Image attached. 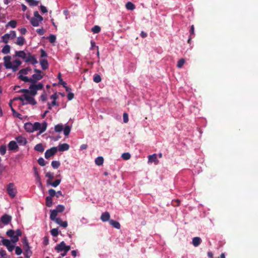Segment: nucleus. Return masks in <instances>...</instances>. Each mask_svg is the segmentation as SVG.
I'll list each match as a JSON object with an SVG mask.
<instances>
[{"label": "nucleus", "mask_w": 258, "mask_h": 258, "mask_svg": "<svg viewBox=\"0 0 258 258\" xmlns=\"http://www.w3.org/2000/svg\"><path fill=\"white\" fill-rule=\"evenodd\" d=\"M34 72L36 74L32 75V78H29L26 76H20V80L25 82H30L31 84H35L38 81L41 80L43 78V72L38 69H34Z\"/></svg>", "instance_id": "nucleus-1"}, {"label": "nucleus", "mask_w": 258, "mask_h": 258, "mask_svg": "<svg viewBox=\"0 0 258 258\" xmlns=\"http://www.w3.org/2000/svg\"><path fill=\"white\" fill-rule=\"evenodd\" d=\"M43 88V85L39 83L37 84H32L29 87V90L26 89H20L17 91L18 93H29L31 96H34L37 93L38 90H42Z\"/></svg>", "instance_id": "nucleus-2"}, {"label": "nucleus", "mask_w": 258, "mask_h": 258, "mask_svg": "<svg viewBox=\"0 0 258 258\" xmlns=\"http://www.w3.org/2000/svg\"><path fill=\"white\" fill-rule=\"evenodd\" d=\"M7 234L11 238L12 242L15 243L19 240V237L21 235V232L19 229L16 231L9 230L7 232Z\"/></svg>", "instance_id": "nucleus-3"}, {"label": "nucleus", "mask_w": 258, "mask_h": 258, "mask_svg": "<svg viewBox=\"0 0 258 258\" xmlns=\"http://www.w3.org/2000/svg\"><path fill=\"white\" fill-rule=\"evenodd\" d=\"M47 126V124L46 122H43L42 124L36 122L33 124V131L39 130V133L42 134L45 131Z\"/></svg>", "instance_id": "nucleus-4"}, {"label": "nucleus", "mask_w": 258, "mask_h": 258, "mask_svg": "<svg viewBox=\"0 0 258 258\" xmlns=\"http://www.w3.org/2000/svg\"><path fill=\"white\" fill-rule=\"evenodd\" d=\"M55 249L58 252L63 251L68 252L71 249V246L70 245H66L64 241H61L55 246Z\"/></svg>", "instance_id": "nucleus-5"}, {"label": "nucleus", "mask_w": 258, "mask_h": 258, "mask_svg": "<svg viewBox=\"0 0 258 258\" xmlns=\"http://www.w3.org/2000/svg\"><path fill=\"white\" fill-rule=\"evenodd\" d=\"M16 37L15 31H11L10 33H6L2 37V40L5 43H7L10 39H13Z\"/></svg>", "instance_id": "nucleus-6"}, {"label": "nucleus", "mask_w": 258, "mask_h": 258, "mask_svg": "<svg viewBox=\"0 0 258 258\" xmlns=\"http://www.w3.org/2000/svg\"><path fill=\"white\" fill-rule=\"evenodd\" d=\"M1 242L2 244L6 246L10 252H12L14 250L15 245L14 244V243H13L12 241L2 238Z\"/></svg>", "instance_id": "nucleus-7"}, {"label": "nucleus", "mask_w": 258, "mask_h": 258, "mask_svg": "<svg viewBox=\"0 0 258 258\" xmlns=\"http://www.w3.org/2000/svg\"><path fill=\"white\" fill-rule=\"evenodd\" d=\"M7 190L8 194L12 198H14L16 196L17 190L14 183H9L7 185Z\"/></svg>", "instance_id": "nucleus-8"}, {"label": "nucleus", "mask_w": 258, "mask_h": 258, "mask_svg": "<svg viewBox=\"0 0 258 258\" xmlns=\"http://www.w3.org/2000/svg\"><path fill=\"white\" fill-rule=\"evenodd\" d=\"M57 151V148L53 147L46 151L45 153V158L49 159L50 157L54 155Z\"/></svg>", "instance_id": "nucleus-9"}, {"label": "nucleus", "mask_w": 258, "mask_h": 258, "mask_svg": "<svg viewBox=\"0 0 258 258\" xmlns=\"http://www.w3.org/2000/svg\"><path fill=\"white\" fill-rule=\"evenodd\" d=\"M29 95H30L29 93H24L23 96L25 98V100L27 101V103L30 104L31 105H34L37 104V102L35 99L33 98L34 96H30Z\"/></svg>", "instance_id": "nucleus-10"}, {"label": "nucleus", "mask_w": 258, "mask_h": 258, "mask_svg": "<svg viewBox=\"0 0 258 258\" xmlns=\"http://www.w3.org/2000/svg\"><path fill=\"white\" fill-rule=\"evenodd\" d=\"M12 220V217L8 214H4L0 219V223L8 225Z\"/></svg>", "instance_id": "nucleus-11"}, {"label": "nucleus", "mask_w": 258, "mask_h": 258, "mask_svg": "<svg viewBox=\"0 0 258 258\" xmlns=\"http://www.w3.org/2000/svg\"><path fill=\"white\" fill-rule=\"evenodd\" d=\"M25 61L26 62H31L32 64H35L38 63V61L35 58V56L31 55L30 53H28L27 54Z\"/></svg>", "instance_id": "nucleus-12"}, {"label": "nucleus", "mask_w": 258, "mask_h": 258, "mask_svg": "<svg viewBox=\"0 0 258 258\" xmlns=\"http://www.w3.org/2000/svg\"><path fill=\"white\" fill-rule=\"evenodd\" d=\"M11 57L10 56H6L4 58V66L7 69H10L12 68V62L11 61Z\"/></svg>", "instance_id": "nucleus-13"}, {"label": "nucleus", "mask_w": 258, "mask_h": 258, "mask_svg": "<svg viewBox=\"0 0 258 258\" xmlns=\"http://www.w3.org/2000/svg\"><path fill=\"white\" fill-rule=\"evenodd\" d=\"M22 243H23V244L24 249L25 251H26V252L28 253V252L29 251L30 252V255H31L32 254V252L30 250V246L29 245V243H28V240L26 238V237H25V238H24L23 239Z\"/></svg>", "instance_id": "nucleus-14"}, {"label": "nucleus", "mask_w": 258, "mask_h": 258, "mask_svg": "<svg viewBox=\"0 0 258 258\" xmlns=\"http://www.w3.org/2000/svg\"><path fill=\"white\" fill-rule=\"evenodd\" d=\"M31 68L29 67H28L26 68H24V69H21V70L19 71V73H18V78L20 79V76H24L23 75H27L28 74L29 72H31Z\"/></svg>", "instance_id": "nucleus-15"}, {"label": "nucleus", "mask_w": 258, "mask_h": 258, "mask_svg": "<svg viewBox=\"0 0 258 258\" xmlns=\"http://www.w3.org/2000/svg\"><path fill=\"white\" fill-rule=\"evenodd\" d=\"M16 140L20 145H25L27 143L26 139L22 136L17 137Z\"/></svg>", "instance_id": "nucleus-16"}, {"label": "nucleus", "mask_w": 258, "mask_h": 258, "mask_svg": "<svg viewBox=\"0 0 258 258\" xmlns=\"http://www.w3.org/2000/svg\"><path fill=\"white\" fill-rule=\"evenodd\" d=\"M148 162H154L156 165H157L159 161L157 158V155L156 154H153L152 155H149L148 156Z\"/></svg>", "instance_id": "nucleus-17"}, {"label": "nucleus", "mask_w": 258, "mask_h": 258, "mask_svg": "<svg viewBox=\"0 0 258 258\" xmlns=\"http://www.w3.org/2000/svg\"><path fill=\"white\" fill-rule=\"evenodd\" d=\"M70 146L69 144L67 143H63L62 144H59L58 145V151L59 152H63L65 151H67L69 149Z\"/></svg>", "instance_id": "nucleus-18"}, {"label": "nucleus", "mask_w": 258, "mask_h": 258, "mask_svg": "<svg viewBox=\"0 0 258 258\" xmlns=\"http://www.w3.org/2000/svg\"><path fill=\"white\" fill-rule=\"evenodd\" d=\"M24 128H25V130L27 132L32 133V132H34L33 131V124H32L30 122L26 123L24 124Z\"/></svg>", "instance_id": "nucleus-19"}, {"label": "nucleus", "mask_w": 258, "mask_h": 258, "mask_svg": "<svg viewBox=\"0 0 258 258\" xmlns=\"http://www.w3.org/2000/svg\"><path fill=\"white\" fill-rule=\"evenodd\" d=\"M40 64L43 70H46L48 68V61L45 59H42L40 60Z\"/></svg>", "instance_id": "nucleus-20"}, {"label": "nucleus", "mask_w": 258, "mask_h": 258, "mask_svg": "<svg viewBox=\"0 0 258 258\" xmlns=\"http://www.w3.org/2000/svg\"><path fill=\"white\" fill-rule=\"evenodd\" d=\"M202 240L199 237H195L192 238V244L195 247L198 246L201 243Z\"/></svg>", "instance_id": "nucleus-21"}, {"label": "nucleus", "mask_w": 258, "mask_h": 258, "mask_svg": "<svg viewBox=\"0 0 258 258\" xmlns=\"http://www.w3.org/2000/svg\"><path fill=\"white\" fill-rule=\"evenodd\" d=\"M10 150H15L18 148V145L15 141H11L8 145Z\"/></svg>", "instance_id": "nucleus-22"}, {"label": "nucleus", "mask_w": 258, "mask_h": 258, "mask_svg": "<svg viewBox=\"0 0 258 258\" xmlns=\"http://www.w3.org/2000/svg\"><path fill=\"white\" fill-rule=\"evenodd\" d=\"M27 55V54L24 51H17L15 52V55L16 56L21 57L24 60L26 58Z\"/></svg>", "instance_id": "nucleus-23"}, {"label": "nucleus", "mask_w": 258, "mask_h": 258, "mask_svg": "<svg viewBox=\"0 0 258 258\" xmlns=\"http://www.w3.org/2000/svg\"><path fill=\"white\" fill-rule=\"evenodd\" d=\"M110 214L108 212H105L102 214L101 220L103 222H106L109 220Z\"/></svg>", "instance_id": "nucleus-24"}, {"label": "nucleus", "mask_w": 258, "mask_h": 258, "mask_svg": "<svg viewBox=\"0 0 258 258\" xmlns=\"http://www.w3.org/2000/svg\"><path fill=\"white\" fill-rule=\"evenodd\" d=\"M41 21H39L38 18H35L32 17L30 20V23L33 26L37 27L39 25V22Z\"/></svg>", "instance_id": "nucleus-25"}, {"label": "nucleus", "mask_w": 258, "mask_h": 258, "mask_svg": "<svg viewBox=\"0 0 258 258\" xmlns=\"http://www.w3.org/2000/svg\"><path fill=\"white\" fill-rule=\"evenodd\" d=\"M60 182H61V180L59 179H58L55 180L53 182H51L50 181H47V184H50L51 186H52L53 187H55L57 186L60 184Z\"/></svg>", "instance_id": "nucleus-26"}, {"label": "nucleus", "mask_w": 258, "mask_h": 258, "mask_svg": "<svg viewBox=\"0 0 258 258\" xmlns=\"http://www.w3.org/2000/svg\"><path fill=\"white\" fill-rule=\"evenodd\" d=\"M25 42V39L24 37L20 36L18 37L16 43L19 46H22L24 44Z\"/></svg>", "instance_id": "nucleus-27"}, {"label": "nucleus", "mask_w": 258, "mask_h": 258, "mask_svg": "<svg viewBox=\"0 0 258 258\" xmlns=\"http://www.w3.org/2000/svg\"><path fill=\"white\" fill-rule=\"evenodd\" d=\"M34 150L42 153L44 151V148L42 144H38L35 146Z\"/></svg>", "instance_id": "nucleus-28"}, {"label": "nucleus", "mask_w": 258, "mask_h": 258, "mask_svg": "<svg viewBox=\"0 0 258 258\" xmlns=\"http://www.w3.org/2000/svg\"><path fill=\"white\" fill-rule=\"evenodd\" d=\"M45 201V205L47 207H51L52 206V198L51 197H46Z\"/></svg>", "instance_id": "nucleus-29"}, {"label": "nucleus", "mask_w": 258, "mask_h": 258, "mask_svg": "<svg viewBox=\"0 0 258 258\" xmlns=\"http://www.w3.org/2000/svg\"><path fill=\"white\" fill-rule=\"evenodd\" d=\"M194 31H195V28H194V26L192 25L191 26L190 30L189 31L190 35H189V37L187 40V42L188 43H190V41L191 39L194 37V36L195 35Z\"/></svg>", "instance_id": "nucleus-30"}, {"label": "nucleus", "mask_w": 258, "mask_h": 258, "mask_svg": "<svg viewBox=\"0 0 258 258\" xmlns=\"http://www.w3.org/2000/svg\"><path fill=\"white\" fill-rule=\"evenodd\" d=\"M54 221L57 224L59 225V226H67L68 223L67 221H62L61 219L59 218H57Z\"/></svg>", "instance_id": "nucleus-31"}, {"label": "nucleus", "mask_w": 258, "mask_h": 258, "mask_svg": "<svg viewBox=\"0 0 258 258\" xmlns=\"http://www.w3.org/2000/svg\"><path fill=\"white\" fill-rule=\"evenodd\" d=\"M103 162L104 159L101 156L98 157L95 160V164L98 166L102 165L103 163Z\"/></svg>", "instance_id": "nucleus-32"}, {"label": "nucleus", "mask_w": 258, "mask_h": 258, "mask_svg": "<svg viewBox=\"0 0 258 258\" xmlns=\"http://www.w3.org/2000/svg\"><path fill=\"white\" fill-rule=\"evenodd\" d=\"M126 8L128 10H134L135 9V6L131 2H127L125 5Z\"/></svg>", "instance_id": "nucleus-33"}, {"label": "nucleus", "mask_w": 258, "mask_h": 258, "mask_svg": "<svg viewBox=\"0 0 258 258\" xmlns=\"http://www.w3.org/2000/svg\"><path fill=\"white\" fill-rule=\"evenodd\" d=\"M11 47L9 45H6L2 49V52L4 54H8L10 52Z\"/></svg>", "instance_id": "nucleus-34"}, {"label": "nucleus", "mask_w": 258, "mask_h": 258, "mask_svg": "<svg viewBox=\"0 0 258 258\" xmlns=\"http://www.w3.org/2000/svg\"><path fill=\"white\" fill-rule=\"evenodd\" d=\"M30 6H37L39 2L36 0H26Z\"/></svg>", "instance_id": "nucleus-35"}, {"label": "nucleus", "mask_w": 258, "mask_h": 258, "mask_svg": "<svg viewBox=\"0 0 258 258\" xmlns=\"http://www.w3.org/2000/svg\"><path fill=\"white\" fill-rule=\"evenodd\" d=\"M57 213H58L56 212V211L55 210H52L51 212V214L50 215V218L51 219V220L54 221L57 218L56 216Z\"/></svg>", "instance_id": "nucleus-36"}, {"label": "nucleus", "mask_w": 258, "mask_h": 258, "mask_svg": "<svg viewBox=\"0 0 258 258\" xmlns=\"http://www.w3.org/2000/svg\"><path fill=\"white\" fill-rule=\"evenodd\" d=\"M60 165V163L58 161H52L51 166L54 169H57Z\"/></svg>", "instance_id": "nucleus-37"}, {"label": "nucleus", "mask_w": 258, "mask_h": 258, "mask_svg": "<svg viewBox=\"0 0 258 258\" xmlns=\"http://www.w3.org/2000/svg\"><path fill=\"white\" fill-rule=\"evenodd\" d=\"M91 30L94 33H98L101 31V28L99 26L96 25L91 29Z\"/></svg>", "instance_id": "nucleus-38"}, {"label": "nucleus", "mask_w": 258, "mask_h": 258, "mask_svg": "<svg viewBox=\"0 0 258 258\" xmlns=\"http://www.w3.org/2000/svg\"><path fill=\"white\" fill-rule=\"evenodd\" d=\"M71 132V127L69 125H66L63 130V134L65 136H68Z\"/></svg>", "instance_id": "nucleus-39"}, {"label": "nucleus", "mask_w": 258, "mask_h": 258, "mask_svg": "<svg viewBox=\"0 0 258 258\" xmlns=\"http://www.w3.org/2000/svg\"><path fill=\"white\" fill-rule=\"evenodd\" d=\"M63 127L62 124H57L54 127V131L56 132H60L63 130Z\"/></svg>", "instance_id": "nucleus-40"}, {"label": "nucleus", "mask_w": 258, "mask_h": 258, "mask_svg": "<svg viewBox=\"0 0 258 258\" xmlns=\"http://www.w3.org/2000/svg\"><path fill=\"white\" fill-rule=\"evenodd\" d=\"M64 207L63 205H58L56 207V209H55V210L57 213L62 212H63L64 211Z\"/></svg>", "instance_id": "nucleus-41"}, {"label": "nucleus", "mask_w": 258, "mask_h": 258, "mask_svg": "<svg viewBox=\"0 0 258 258\" xmlns=\"http://www.w3.org/2000/svg\"><path fill=\"white\" fill-rule=\"evenodd\" d=\"M58 79L59 80L58 84L62 85L63 87L67 85V83L62 79L60 73H59L58 75Z\"/></svg>", "instance_id": "nucleus-42"}, {"label": "nucleus", "mask_w": 258, "mask_h": 258, "mask_svg": "<svg viewBox=\"0 0 258 258\" xmlns=\"http://www.w3.org/2000/svg\"><path fill=\"white\" fill-rule=\"evenodd\" d=\"M45 176L48 178L47 181H51L54 178L53 173L51 172H47L45 174Z\"/></svg>", "instance_id": "nucleus-43"}, {"label": "nucleus", "mask_w": 258, "mask_h": 258, "mask_svg": "<svg viewBox=\"0 0 258 258\" xmlns=\"http://www.w3.org/2000/svg\"><path fill=\"white\" fill-rule=\"evenodd\" d=\"M93 81L95 83H99L101 81V76L99 75L96 74L93 78Z\"/></svg>", "instance_id": "nucleus-44"}, {"label": "nucleus", "mask_w": 258, "mask_h": 258, "mask_svg": "<svg viewBox=\"0 0 258 258\" xmlns=\"http://www.w3.org/2000/svg\"><path fill=\"white\" fill-rule=\"evenodd\" d=\"M48 40L51 43H53L56 41V36L53 34H50L48 37Z\"/></svg>", "instance_id": "nucleus-45"}, {"label": "nucleus", "mask_w": 258, "mask_h": 258, "mask_svg": "<svg viewBox=\"0 0 258 258\" xmlns=\"http://www.w3.org/2000/svg\"><path fill=\"white\" fill-rule=\"evenodd\" d=\"M185 62V60L183 58L180 59L177 63V67L181 68Z\"/></svg>", "instance_id": "nucleus-46"}, {"label": "nucleus", "mask_w": 258, "mask_h": 258, "mask_svg": "<svg viewBox=\"0 0 258 258\" xmlns=\"http://www.w3.org/2000/svg\"><path fill=\"white\" fill-rule=\"evenodd\" d=\"M34 17L33 18H38V19H39V21H42L43 20V17L39 14V13L38 11L34 12Z\"/></svg>", "instance_id": "nucleus-47"}, {"label": "nucleus", "mask_w": 258, "mask_h": 258, "mask_svg": "<svg viewBox=\"0 0 258 258\" xmlns=\"http://www.w3.org/2000/svg\"><path fill=\"white\" fill-rule=\"evenodd\" d=\"M121 157L124 159V160H128L131 158V155L130 153H124L122 154L121 155Z\"/></svg>", "instance_id": "nucleus-48"}, {"label": "nucleus", "mask_w": 258, "mask_h": 258, "mask_svg": "<svg viewBox=\"0 0 258 258\" xmlns=\"http://www.w3.org/2000/svg\"><path fill=\"white\" fill-rule=\"evenodd\" d=\"M48 194L49 195V197H51V198H52V197H54V196H56V193L54 189H50L48 190Z\"/></svg>", "instance_id": "nucleus-49"}, {"label": "nucleus", "mask_w": 258, "mask_h": 258, "mask_svg": "<svg viewBox=\"0 0 258 258\" xmlns=\"http://www.w3.org/2000/svg\"><path fill=\"white\" fill-rule=\"evenodd\" d=\"M8 25L12 28H14L17 26V22L15 20H11L8 23Z\"/></svg>", "instance_id": "nucleus-50"}, {"label": "nucleus", "mask_w": 258, "mask_h": 258, "mask_svg": "<svg viewBox=\"0 0 258 258\" xmlns=\"http://www.w3.org/2000/svg\"><path fill=\"white\" fill-rule=\"evenodd\" d=\"M51 234L53 236H57L58 234V230L57 228H53L51 230Z\"/></svg>", "instance_id": "nucleus-51"}, {"label": "nucleus", "mask_w": 258, "mask_h": 258, "mask_svg": "<svg viewBox=\"0 0 258 258\" xmlns=\"http://www.w3.org/2000/svg\"><path fill=\"white\" fill-rule=\"evenodd\" d=\"M6 153V147L2 145L0 147V153L1 155H4Z\"/></svg>", "instance_id": "nucleus-52"}, {"label": "nucleus", "mask_w": 258, "mask_h": 258, "mask_svg": "<svg viewBox=\"0 0 258 258\" xmlns=\"http://www.w3.org/2000/svg\"><path fill=\"white\" fill-rule=\"evenodd\" d=\"M38 164L41 166H44L45 165V160H44V159L42 157L41 158H39L38 160Z\"/></svg>", "instance_id": "nucleus-53"}, {"label": "nucleus", "mask_w": 258, "mask_h": 258, "mask_svg": "<svg viewBox=\"0 0 258 258\" xmlns=\"http://www.w3.org/2000/svg\"><path fill=\"white\" fill-rule=\"evenodd\" d=\"M15 253L17 255H20L22 253V249L19 246L15 247Z\"/></svg>", "instance_id": "nucleus-54"}, {"label": "nucleus", "mask_w": 258, "mask_h": 258, "mask_svg": "<svg viewBox=\"0 0 258 258\" xmlns=\"http://www.w3.org/2000/svg\"><path fill=\"white\" fill-rule=\"evenodd\" d=\"M109 224L111 226H120V224L118 222L113 220L109 221Z\"/></svg>", "instance_id": "nucleus-55"}, {"label": "nucleus", "mask_w": 258, "mask_h": 258, "mask_svg": "<svg viewBox=\"0 0 258 258\" xmlns=\"http://www.w3.org/2000/svg\"><path fill=\"white\" fill-rule=\"evenodd\" d=\"M123 119L124 123H127L128 121V114L126 113H124L123 114Z\"/></svg>", "instance_id": "nucleus-56"}, {"label": "nucleus", "mask_w": 258, "mask_h": 258, "mask_svg": "<svg viewBox=\"0 0 258 258\" xmlns=\"http://www.w3.org/2000/svg\"><path fill=\"white\" fill-rule=\"evenodd\" d=\"M36 32L39 35H43L44 34L45 31L43 28H41L37 29Z\"/></svg>", "instance_id": "nucleus-57"}, {"label": "nucleus", "mask_w": 258, "mask_h": 258, "mask_svg": "<svg viewBox=\"0 0 258 258\" xmlns=\"http://www.w3.org/2000/svg\"><path fill=\"white\" fill-rule=\"evenodd\" d=\"M67 97L69 100H71L74 98V94L73 93L69 92L67 95Z\"/></svg>", "instance_id": "nucleus-58"}, {"label": "nucleus", "mask_w": 258, "mask_h": 258, "mask_svg": "<svg viewBox=\"0 0 258 258\" xmlns=\"http://www.w3.org/2000/svg\"><path fill=\"white\" fill-rule=\"evenodd\" d=\"M22 63V62L19 59H16L13 61V64L19 67Z\"/></svg>", "instance_id": "nucleus-59"}, {"label": "nucleus", "mask_w": 258, "mask_h": 258, "mask_svg": "<svg viewBox=\"0 0 258 258\" xmlns=\"http://www.w3.org/2000/svg\"><path fill=\"white\" fill-rule=\"evenodd\" d=\"M40 10L42 13L44 14L47 12V10L45 7L44 6H40Z\"/></svg>", "instance_id": "nucleus-60"}, {"label": "nucleus", "mask_w": 258, "mask_h": 258, "mask_svg": "<svg viewBox=\"0 0 258 258\" xmlns=\"http://www.w3.org/2000/svg\"><path fill=\"white\" fill-rule=\"evenodd\" d=\"M41 52V57H46L47 56L46 52L42 49L40 50Z\"/></svg>", "instance_id": "nucleus-61"}, {"label": "nucleus", "mask_w": 258, "mask_h": 258, "mask_svg": "<svg viewBox=\"0 0 258 258\" xmlns=\"http://www.w3.org/2000/svg\"><path fill=\"white\" fill-rule=\"evenodd\" d=\"M18 68L19 67L13 64L10 69H12L13 72H15L18 70Z\"/></svg>", "instance_id": "nucleus-62"}, {"label": "nucleus", "mask_w": 258, "mask_h": 258, "mask_svg": "<svg viewBox=\"0 0 258 258\" xmlns=\"http://www.w3.org/2000/svg\"><path fill=\"white\" fill-rule=\"evenodd\" d=\"M19 31L22 35H25L27 31L25 28H21Z\"/></svg>", "instance_id": "nucleus-63"}, {"label": "nucleus", "mask_w": 258, "mask_h": 258, "mask_svg": "<svg viewBox=\"0 0 258 258\" xmlns=\"http://www.w3.org/2000/svg\"><path fill=\"white\" fill-rule=\"evenodd\" d=\"M40 98L42 101H45L47 99V96L45 94H42L40 96Z\"/></svg>", "instance_id": "nucleus-64"}]
</instances>
